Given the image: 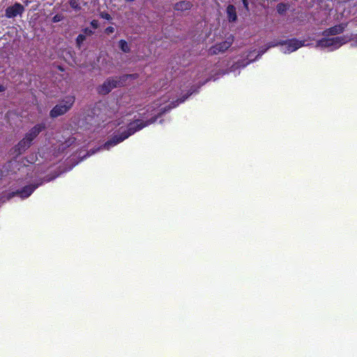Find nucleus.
<instances>
[{
	"mask_svg": "<svg viewBox=\"0 0 357 357\" xmlns=\"http://www.w3.org/2000/svg\"><path fill=\"white\" fill-rule=\"evenodd\" d=\"M346 27L345 24H341L339 25L334 26L333 27H331L324 32V35L325 36H335L339 33H341L343 32Z\"/></svg>",
	"mask_w": 357,
	"mask_h": 357,
	"instance_id": "obj_9",
	"label": "nucleus"
},
{
	"mask_svg": "<svg viewBox=\"0 0 357 357\" xmlns=\"http://www.w3.org/2000/svg\"><path fill=\"white\" fill-rule=\"evenodd\" d=\"M70 5L72 8L79 10L81 8L79 3L76 0H70Z\"/></svg>",
	"mask_w": 357,
	"mask_h": 357,
	"instance_id": "obj_15",
	"label": "nucleus"
},
{
	"mask_svg": "<svg viewBox=\"0 0 357 357\" xmlns=\"http://www.w3.org/2000/svg\"><path fill=\"white\" fill-rule=\"evenodd\" d=\"M105 33L109 35L114 32V28L112 26H109L105 29Z\"/></svg>",
	"mask_w": 357,
	"mask_h": 357,
	"instance_id": "obj_17",
	"label": "nucleus"
},
{
	"mask_svg": "<svg viewBox=\"0 0 357 357\" xmlns=\"http://www.w3.org/2000/svg\"><path fill=\"white\" fill-rule=\"evenodd\" d=\"M119 85L117 79L111 78L107 79L101 86L98 87V93L101 94H107L110 92L114 88Z\"/></svg>",
	"mask_w": 357,
	"mask_h": 357,
	"instance_id": "obj_5",
	"label": "nucleus"
},
{
	"mask_svg": "<svg viewBox=\"0 0 357 357\" xmlns=\"http://www.w3.org/2000/svg\"><path fill=\"white\" fill-rule=\"evenodd\" d=\"M227 14L229 21H235L236 20V13L235 7L229 5L227 8Z\"/></svg>",
	"mask_w": 357,
	"mask_h": 357,
	"instance_id": "obj_11",
	"label": "nucleus"
},
{
	"mask_svg": "<svg viewBox=\"0 0 357 357\" xmlns=\"http://www.w3.org/2000/svg\"><path fill=\"white\" fill-rule=\"evenodd\" d=\"M99 149H100V148H98V149H96V150H91V151H90V153H91V154H93V153H96L98 150H99Z\"/></svg>",
	"mask_w": 357,
	"mask_h": 357,
	"instance_id": "obj_24",
	"label": "nucleus"
},
{
	"mask_svg": "<svg viewBox=\"0 0 357 357\" xmlns=\"http://www.w3.org/2000/svg\"><path fill=\"white\" fill-rule=\"evenodd\" d=\"M91 26H92L93 28H95V29L98 28V21H97V20H93V21L91 22Z\"/></svg>",
	"mask_w": 357,
	"mask_h": 357,
	"instance_id": "obj_20",
	"label": "nucleus"
},
{
	"mask_svg": "<svg viewBox=\"0 0 357 357\" xmlns=\"http://www.w3.org/2000/svg\"><path fill=\"white\" fill-rule=\"evenodd\" d=\"M75 97L73 96H66L58 105L54 106L50 111V115L52 118L58 117L66 114L73 105Z\"/></svg>",
	"mask_w": 357,
	"mask_h": 357,
	"instance_id": "obj_2",
	"label": "nucleus"
},
{
	"mask_svg": "<svg viewBox=\"0 0 357 357\" xmlns=\"http://www.w3.org/2000/svg\"><path fill=\"white\" fill-rule=\"evenodd\" d=\"M119 48L125 53H128L130 51V48L128 43L124 40H121L119 42Z\"/></svg>",
	"mask_w": 357,
	"mask_h": 357,
	"instance_id": "obj_13",
	"label": "nucleus"
},
{
	"mask_svg": "<svg viewBox=\"0 0 357 357\" xmlns=\"http://www.w3.org/2000/svg\"><path fill=\"white\" fill-rule=\"evenodd\" d=\"M352 15H356V11L353 12V13H352Z\"/></svg>",
	"mask_w": 357,
	"mask_h": 357,
	"instance_id": "obj_27",
	"label": "nucleus"
},
{
	"mask_svg": "<svg viewBox=\"0 0 357 357\" xmlns=\"http://www.w3.org/2000/svg\"><path fill=\"white\" fill-rule=\"evenodd\" d=\"M100 16L103 18V19H105V20H109L112 19L111 16L108 13H101Z\"/></svg>",
	"mask_w": 357,
	"mask_h": 357,
	"instance_id": "obj_19",
	"label": "nucleus"
},
{
	"mask_svg": "<svg viewBox=\"0 0 357 357\" xmlns=\"http://www.w3.org/2000/svg\"><path fill=\"white\" fill-rule=\"evenodd\" d=\"M303 43L298 40H291L288 43L285 44L282 47V51L285 53H291L296 51L299 47L303 46Z\"/></svg>",
	"mask_w": 357,
	"mask_h": 357,
	"instance_id": "obj_8",
	"label": "nucleus"
},
{
	"mask_svg": "<svg viewBox=\"0 0 357 357\" xmlns=\"http://www.w3.org/2000/svg\"><path fill=\"white\" fill-rule=\"evenodd\" d=\"M234 38L233 36L228 37L225 41L215 45L212 48L213 53L218 54L220 52H223L227 50L233 43Z\"/></svg>",
	"mask_w": 357,
	"mask_h": 357,
	"instance_id": "obj_6",
	"label": "nucleus"
},
{
	"mask_svg": "<svg viewBox=\"0 0 357 357\" xmlns=\"http://www.w3.org/2000/svg\"><path fill=\"white\" fill-rule=\"evenodd\" d=\"M355 43H356V45L357 46V39L356 40Z\"/></svg>",
	"mask_w": 357,
	"mask_h": 357,
	"instance_id": "obj_28",
	"label": "nucleus"
},
{
	"mask_svg": "<svg viewBox=\"0 0 357 357\" xmlns=\"http://www.w3.org/2000/svg\"><path fill=\"white\" fill-rule=\"evenodd\" d=\"M36 188V186L32 185L26 186L21 192H20L19 194L22 198L28 197L29 195H31Z\"/></svg>",
	"mask_w": 357,
	"mask_h": 357,
	"instance_id": "obj_12",
	"label": "nucleus"
},
{
	"mask_svg": "<svg viewBox=\"0 0 357 357\" xmlns=\"http://www.w3.org/2000/svg\"><path fill=\"white\" fill-rule=\"evenodd\" d=\"M153 121H151V123ZM149 123H151V122L148 123H144L139 120L130 123L128 130L126 134L123 133L121 136H115L112 139L108 141L103 145V149L109 150L111 146L116 145L118 143L127 139L130 135L135 133L137 130L142 129Z\"/></svg>",
	"mask_w": 357,
	"mask_h": 357,
	"instance_id": "obj_1",
	"label": "nucleus"
},
{
	"mask_svg": "<svg viewBox=\"0 0 357 357\" xmlns=\"http://www.w3.org/2000/svg\"><path fill=\"white\" fill-rule=\"evenodd\" d=\"M62 18L63 17L61 15H56L55 16L53 17L52 21L54 22H60L62 20Z\"/></svg>",
	"mask_w": 357,
	"mask_h": 357,
	"instance_id": "obj_16",
	"label": "nucleus"
},
{
	"mask_svg": "<svg viewBox=\"0 0 357 357\" xmlns=\"http://www.w3.org/2000/svg\"><path fill=\"white\" fill-rule=\"evenodd\" d=\"M349 40V38L348 37L324 38L319 40L317 43V46L319 47H331V49H336L346 43Z\"/></svg>",
	"mask_w": 357,
	"mask_h": 357,
	"instance_id": "obj_4",
	"label": "nucleus"
},
{
	"mask_svg": "<svg viewBox=\"0 0 357 357\" xmlns=\"http://www.w3.org/2000/svg\"><path fill=\"white\" fill-rule=\"evenodd\" d=\"M276 45L274 44V43H270L268 45V47H266V49L262 52V53H264L266 50H268V48L271 47H274Z\"/></svg>",
	"mask_w": 357,
	"mask_h": 357,
	"instance_id": "obj_23",
	"label": "nucleus"
},
{
	"mask_svg": "<svg viewBox=\"0 0 357 357\" xmlns=\"http://www.w3.org/2000/svg\"><path fill=\"white\" fill-rule=\"evenodd\" d=\"M191 3L189 1H180L175 4V9L177 10L184 11L191 8Z\"/></svg>",
	"mask_w": 357,
	"mask_h": 357,
	"instance_id": "obj_10",
	"label": "nucleus"
},
{
	"mask_svg": "<svg viewBox=\"0 0 357 357\" xmlns=\"http://www.w3.org/2000/svg\"><path fill=\"white\" fill-rule=\"evenodd\" d=\"M351 5V3H347L344 4V8H346V6H347L348 7H349Z\"/></svg>",
	"mask_w": 357,
	"mask_h": 357,
	"instance_id": "obj_25",
	"label": "nucleus"
},
{
	"mask_svg": "<svg viewBox=\"0 0 357 357\" xmlns=\"http://www.w3.org/2000/svg\"><path fill=\"white\" fill-rule=\"evenodd\" d=\"M24 11V7L20 3H16L13 6L8 7L6 10V16L11 18L21 15Z\"/></svg>",
	"mask_w": 357,
	"mask_h": 357,
	"instance_id": "obj_7",
	"label": "nucleus"
},
{
	"mask_svg": "<svg viewBox=\"0 0 357 357\" xmlns=\"http://www.w3.org/2000/svg\"><path fill=\"white\" fill-rule=\"evenodd\" d=\"M4 90V88L2 85H0V92L3 91Z\"/></svg>",
	"mask_w": 357,
	"mask_h": 357,
	"instance_id": "obj_26",
	"label": "nucleus"
},
{
	"mask_svg": "<svg viewBox=\"0 0 357 357\" xmlns=\"http://www.w3.org/2000/svg\"><path fill=\"white\" fill-rule=\"evenodd\" d=\"M243 5L246 9H248V0H242Z\"/></svg>",
	"mask_w": 357,
	"mask_h": 357,
	"instance_id": "obj_22",
	"label": "nucleus"
},
{
	"mask_svg": "<svg viewBox=\"0 0 357 357\" xmlns=\"http://www.w3.org/2000/svg\"><path fill=\"white\" fill-rule=\"evenodd\" d=\"M277 9L279 13H282L286 9V8L285 6L283 4H278L277 6Z\"/></svg>",
	"mask_w": 357,
	"mask_h": 357,
	"instance_id": "obj_18",
	"label": "nucleus"
},
{
	"mask_svg": "<svg viewBox=\"0 0 357 357\" xmlns=\"http://www.w3.org/2000/svg\"><path fill=\"white\" fill-rule=\"evenodd\" d=\"M84 33L88 35V36H91V35L93 34V31L89 29H84Z\"/></svg>",
	"mask_w": 357,
	"mask_h": 357,
	"instance_id": "obj_21",
	"label": "nucleus"
},
{
	"mask_svg": "<svg viewBox=\"0 0 357 357\" xmlns=\"http://www.w3.org/2000/svg\"><path fill=\"white\" fill-rule=\"evenodd\" d=\"M86 36L83 34H79L76 39L77 45L79 47L82 43L85 40Z\"/></svg>",
	"mask_w": 357,
	"mask_h": 357,
	"instance_id": "obj_14",
	"label": "nucleus"
},
{
	"mask_svg": "<svg viewBox=\"0 0 357 357\" xmlns=\"http://www.w3.org/2000/svg\"><path fill=\"white\" fill-rule=\"evenodd\" d=\"M45 128L42 124H38L32 128L25 135V137L18 143L17 146L20 151H24L29 147L32 141Z\"/></svg>",
	"mask_w": 357,
	"mask_h": 357,
	"instance_id": "obj_3",
	"label": "nucleus"
}]
</instances>
